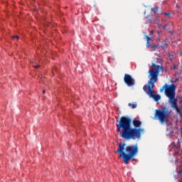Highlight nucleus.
Segmentation results:
<instances>
[{
    "mask_svg": "<svg viewBox=\"0 0 182 182\" xmlns=\"http://www.w3.org/2000/svg\"><path fill=\"white\" fill-rule=\"evenodd\" d=\"M132 119L127 117H122L117 124V132L125 140H139L141 133H144V129L141 128V122L139 119H134L132 127Z\"/></svg>",
    "mask_w": 182,
    "mask_h": 182,
    "instance_id": "obj_1",
    "label": "nucleus"
},
{
    "mask_svg": "<svg viewBox=\"0 0 182 182\" xmlns=\"http://www.w3.org/2000/svg\"><path fill=\"white\" fill-rule=\"evenodd\" d=\"M176 86L174 85H168L166 83L161 89V93L164 92L165 95L168 97V102L173 107V109H176V112H180V108L177 106V99H176Z\"/></svg>",
    "mask_w": 182,
    "mask_h": 182,
    "instance_id": "obj_2",
    "label": "nucleus"
},
{
    "mask_svg": "<svg viewBox=\"0 0 182 182\" xmlns=\"http://www.w3.org/2000/svg\"><path fill=\"white\" fill-rule=\"evenodd\" d=\"M160 72H163L164 73H167V68L163 67V65H156V63H151V68L148 72L149 77L157 82L159 80V75H160Z\"/></svg>",
    "mask_w": 182,
    "mask_h": 182,
    "instance_id": "obj_3",
    "label": "nucleus"
},
{
    "mask_svg": "<svg viewBox=\"0 0 182 182\" xmlns=\"http://www.w3.org/2000/svg\"><path fill=\"white\" fill-rule=\"evenodd\" d=\"M170 113L171 111L168 110V109L166 107H163L161 109H156L155 110V116L161 123H166L168 122V117H170Z\"/></svg>",
    "mask_w": 182,
    "mask_h": 182,
    "instance_id": "obj_4",
    "label": "nucleus"
},
{
    "mask_svg": "<svg viewBox=\"0 0 182 182\" xmlns=\"http://www.w3.org/2000/svg\"><path fill=\"white\" fill-rule=\"evenodd\" d=\"M124 147H126V144L124 143H121L119 144L118 149H117V153H119V159H122V157L124 159V163L125 164H129V161L132 160L133 159V155H130V154H126L124 153Z\"/></svg>",
    "mask_w": 182,
    "mask_h": 182,
    "instance_id": "obj_5",
    "label": "nucleus"
},
{
    "mask_svg": "<svg viewBox=\"0 0 182 182\" xmlns=\"http://www.w3.org/2000/svg\"><path fill=\"white\" fill-rule=\"evenodd\" d=\"M155 83H157V81L153 80L152 78H149L147 85H145L143 87V90L149 96V97H154V95H156V92L153 91V87L155 86Z\"/></svg>",
    "mask_w": 182,
    "mask_h": 182,
    "instance_id": "obj_6",
    "label": "nucleus"
},
{
    "mask_svg": "<svg viewBox=\"0 0 182 182\" xmlns=\"http://www.w3.org/2000/svg\"><path fill=\"white\" fill-rule=\"evenodd\" d=\"M125 151L130 154L131 156L135 157L137 155V153H139V147L137 146V144L135 145H129L126 147Z\"/></svg>",
    "mask_w": 182,
    "mask_h": 182,
    "instance_id": "obj_7",
    "label": "nucleus"
},
{
    "mask_svg": "<svg viewBox=\"0 0 182 182\" xmlns=\"http://www.w3.org/2000/svg\"><path fill=\"white\" fill-rule=\"evenodd\" d=\"M124 82L129 87H133L136 85V80L129 74H124Z\"/></svg>",
    "mask_w": 182,
    "mask_h": 182,
    "instance_id": "obj_8",
    "label": "nucleus"
},
{
    "mask_svg": "<svg viewBox=\"0 0 182 182\" xmlns=\"http://www.w3.org/2000/svg\"><path fill=\"white\" fill-rule=\"evenodd\" d=\"M146 48H148V49H154V50H157V49H159V43L158 45H154V44H150V43H146Z\"/></svg>",
    "mask_w": 182,
    "mask_h": 182,
    "instance_id": "obj_9",
    "label": "nucleus"
},
{
    "mask_svg": "<svg viewBox=\"0 0 182 182\" xmlns=\"http://www.w3.org/2000/svg\"><path fill=\"white\" fill-rule=\"evenodd\" d=\"M159 48H161V49H163V50H165L167 49V43H166V41H163L161 43H158Z\"/></svg>",
    "mask_w": 182,
    "mask_h": 182,
    "instance_id": "obj_10",
    "label": "nucleus"
},
{
    "mask_svg": "<svg viewBox=\"0 0 182 182\" xmlns=\"http://www.w3.org/2000/svg\"><path fill=\"white\" fill-rule=\"evenodd\" d=\"M149 22H151V23H160V18H159V16H157L155 19L152 20L150 19Z\"/></svg>",
    "mask_w": 182,
    "mask_h": 182,
    "instance_id": "obj_11",
    "label": "nucleus"
},
{
    "mask_svg": "<svg viewBox=\"0 0 182 182\" xmlns=\"http://www.w3.org/2000/svg\"><path fill=\"white\" fill-rule=\"evenodd\" d=\"M152 99H154V100H155V102H159V100H160V99H161V96L160 95L155 94L154 95V97H152Z\"/></svg>",
    "mask_w": 182,
    "mask_h": 182,
    "instance_id": "obj_12",
    "label": "nucleus"
},
{
    "mask_svg": "<svg viewBox=\"0 0 182 182\" xmlns=\"http://www.w3.org/2000/svg\"><path fill=\"white\" fill-rule=\"evenodd\" d=\"M151 11L154 14H157V12H159V6H154V7L151 8Z\"/></svg>",
    "mask_w": 182,
    "mask_h": 182,
    "instance_id": "obj_13",
    "label": "nucleus"
},
{
    "mask_svg": "<svg viewBox=\"0 0 182 182\" xmlns=\"http://www.w3.org/2000/svg\"><path fill=\"white\" fill-rule=\"evenodd\" d=\"M128 106H129L130 107H132V109H136V107H137V104H132V103H129Z\"/></svg>",
    "mask_w": 182,
    "mask_h": 182,
    "instance_id": "obj_14",
    "label": "nucleus"
},
{
    "mask_svg": "<svg viewBox=\"0 0 182 182\" xmlns=\"http://www.w3.org/2000/svg\"><path fill=\"white\" fill-rule=\"evenodd\" d=\"M164 15H165V16H167L168 18H170L171 16V14L170 13H164Z\"/></svg>",
    "mask_w": 182,
    "mask_h": 182,
    "instance_id": "obj_15",
    "label": "nucleus"
},
{
    "mask_svg": "<svg viewBox=\"0 0 182 182\" xmlns=\"http://www.w3.org/2000/svg\"><path fill=\"white\" fill-rule=\"evenodd\" d=\"M150 41H151V38L146 36V43H150Z\"/></svg>",
    "mask_w": 182,
    "mask_h": 182,
    "instance_id": "obj_16",
    "label": "nucleus"
},
{
    "mask_svg": "<svg viewBox=\"0 0 182 182\" xmlns=\"http://www.w3.org/2000/svg\"><path fill=\"white\" fill-rule=\"evenodd\" d=\"M13 39H19V36H14Z\"/></svg>",
    "mask_w": 182,
    "mask_h": 182,
    "instance_id": "obj_17",
    "label": "nucleus"
},
{
    "mask_svg": "<svg viewBox=\"0 0 182 182\" xmlns=\"http://www.w3.org/2000/svg\"><path fill=\"white\" fill-rule=\"evenodd\" d=\"M171 70L173 69H177V65H173V68H171Z\"/></svg>",
    "mask_w": 182,
    "mask_h": 182,
    "instance_id": "obj_18",
    "label": "nucleus"
},
{
    "mask_svg": "<svg viewBox=\"0 0 182 182\" xmlns=\"http://www.w3.org/2000/svg\"><path fill=\"white\" fill-rule=\"evenodd\" d=\"M40 67V65H33V68H36V69H38V68Z\"/></svg>",
    "mask_w": 182,
    "mask_h": 182,
    "instance_id": "obj_19",
    "label": "nucleus"
},
{
    "mask_svg": "<svg viewBox=\"0 0 182 182\" xmlns=\"http://www.w3.org/2000/svg\"><path fill=\"white\" fill-rule=\"evenodd\" d=\"M178 174H182V169L178 171Z\"/></svg>",
    "mask_w": 182,
    "mask_h": 182,
    "instance_id": "obj_20",
    "label": "nucleus"
},
{
    "mask_svg": "<svg viewBox=\"0 0 182 182\" xmlns=\"http://www.w3.org/2000/svg\"><path fill=\"white\" fill-rule=\"evenodd\" d=\"M43 95H45V93H46L45 90H43Z\"/></svg>",
    "mask_w": 182,
    "mask_h": 182,
    "instance_id": "obj_21",
    "label": "nucleus"
},
{
    "mask_svg": "<svg viewBox=\"0 0 182 182\" xmlns=\"http://www.w3.org/2000/svg\"><path fill=\"white\" fill-rule=\"evenodd\" d=\"M176 8H180V6L178 5H176Z\"/></svg>",
    "mask_w": 182,
    "mask_h": 182,
    "instance_id": "obj_22",
    "label": "nucleus"
}]
</instances>
